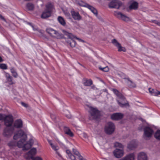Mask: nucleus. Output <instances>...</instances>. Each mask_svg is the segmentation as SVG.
<instances>
[{
    "instance_id": "nucleus-34",
    "label": "nucleus",
    "mask_w": 160,
    "mask_h": 160,
    "mask_svg": "<svg viewBox=\"0 0 160 160\" xmlns=\"http://www.w3.org/2000/svg\"><path fill=\"white\" fill-rule=\"evenodd\" d=\"M11 72L14 77L15 78L17 77L18 74L14 68H12L11 69Z\"/></svg>"
},
{
    "instance_id": "nucleus-5",
    "label": "nucleus",
    "mask_w": 160,
    "mask_h": 160,
    "mask_svg": "<svg viewBox=\"0 0 160 160\" xmlns=\"http://www.w3.org/2000/svg\"><path fill=\"white\" fill-rule=\"evenodd\" d=\"M46 31L51 36L54 38H59L61 37V34L52 28H47Z\"/></svg>"
},
{
    "instance_id": "nucleus-24",
    "label": "nucleus",
    "mask_w": 160,
    "mask_h": 160,
    "mask_svg": "<svg viewBox=\"0 0 160 160\" xmlns=\"http://www.w3.org/2000/svg\"><path fill=\"white\" fill-rule=\"evenodd\" d=\"M87 8L89 9L96 16H98L97 10L94 7L88 4Z\"/></svg>"
},
{
    "instance_id": "nucleus-7",
    "label": "nucleus",
    "mask_w": 160,
    "mask_h": 160,
    "mask_svg": "<svg viewBox=\"0 0 160 160\" xmlns=\"http://www.w3.org/2000/svg\"><path fill=\"white\" fill-rule=\"evenodd\" d=\"M115 129V127L114 124L111 122H109L105 127V131L107 134H111L114 132Z\"/></svg>"
},
{
    "instance_id": "nucleus-9",
    "label": "nucleus",
    "mask_w": 160,
    "mask_h": 160,
    "mask_svg": "<svg viewBox=\"0 0 160 160\" xmlns=\"http://www.w3.org/2000/svg\"><path fill=\"white\" fill-rule=\"evenodd\" d=\"M122 3L118 0H115L111 2L109 4V8L118 9L122 6Z\"/></svg>"
},
{
    "instance_id": "nucleus-51",
    "label": "nucleus",
    "mask_w": 160,
    "mask_h": 160,
    "mask_svg": "<svg viewBox=\"0 0 160 160\" xmlns=\"http://www.w3.org/2000/svg\"><path fill=\"white\" fill-rule=\"evenodd\" d=\"M91 88L94 90H95L96 89V87L94 86H92L91 87Z\"/></svg>"
},
{
    "instance_id": "nucleus-4",
    "label": "nucleus",
    "mask_w": 160,
    "mask_h": 160,
    "mask_svg": "<svg viewBox=\"0 0 160 160\" xmlns=\"http://www.w3.org/2000/svg\"><path fill=\"white\" fill-rule=\"evenodd\" d=\"M4 120L5 125L7 126H11L13 122L12 116L9 115L6 116L5 114H0V120Z\"/></svg>"
},
{
    "instance_id": "nucleus-45",
    "label": "nucleus",
    "mask_w": 160,
    "mask_h": 160,
    "mask_svg": "<svg viewBox=\"0 0 160 160\" xmlns=\"http://www.w3.org/2000/svg\"><path fill=\"white\" fill-rule=\"evenodd\" d=\"M152 22H153L154 23H155L158 26H160V22H158V21L155 20H152Z\"/></svg>"
},
{
    "instance_id": "nucleus-12",
    "label": "nucleus",
    "mask_w": 160,
    "mask_h": 160,
    "mask_svg": "<svg viewBox=\"0 0 160 160\" xmlns=\"http://www.w3.org/2000/svg\"><path fill=\"white\" fill-rule=\"evenodd\" d=\"M114 156L117 158H120L124 154V152L122 150L116 149L113 152Z\"/></svg>"
},
{
    "instance_id": "nucleus-56",
    "label": "nucleus",
    "mask_w": 160,
    "mask_h": 160,
    "mask_svg": "<svg viewBox=\"0 0 160 160\" xmlns=\"http://www.w3.org/2000/svg\"><path fill=\"white\" fill-rule=\"evenodd\" d=\"M67 14H68V15H69V13H67Z\"/></svg>"
},
{
    "instance_id": "nucleus-42",
    "label": "nucleus",
    "mask_w": 160,
    "mask_h": 160,
    "mask_svg": "<svg viewBox=\"0 0 160 160\" xmlns=\"http://www.w3.org/2000/svg\"><path fill=\"white\" fill-rule=\"evenodd\" d=\"M32 28L34 30H38L39 32L42 33V31L41 30H38V29L36 28H35L33 26H32Z\"/></svg>"
},
{
    "instance_id": "nucleus-47",
    "label": "nucleus",
    "mask_w": 160,
    "mask_h": 160,
    "mask_svg": "<svg viewBox=\"0 0 160 160\" xmlns=\"http://www.w3.org/2000/svg\"><path fill=\"white\" fill-rule=\"evenodd\" d=\"M51 118L54 121L55 120V119L56 118V117L55 115L54 114H51Z\"/></svg>"
},
{
    "instance_id": "nucleus-30",
    "label": "nucleus",
    "mask_w": 160,
    "mask_h": 160,
    "mask_svg": "<svg viewBox=\"0 0 160 160\" xmlns=\"http://www.w3.org/2000/svg\"><path fill=\"white\" fill-rule=\"evenodd\" d=\"M92 84V81L91 79L86 80L84 83L85 86H90Z\"/></svg>"
},
{
    "instance_id": "nucleus-46",
    "label": "nucleus",
    "mask_w": 160,
    "mask_h": 160,
    "mask_svg": "<svg viewBox=\"0 0 160 160\" xmlns=\"http://www.w3.org/2000/svg\"><path fill=\"white\" fill-rule=\"evenodd\" d=\"M82 137L83 138H84L85 139H87L88 138V136L85 133H82Z\"/></svg>"
},
{
    "instance_id": "nucleus-25",
    "label": "nucleus",
    "mask_w": 160,
    "mask_h": 160,
    "mask_svg": "<svg viewBox=\"0 0 160 160\" xmlns=\"http://www.w3.org/2000/svg\"><path fill=\"white\" fill-rule=\"evenodd\" d=\"M48 141L52 149L54 150L56 152H58L59 148V147L58 145L52 143L51 141Z\"/></svg>"
},
{
    "instance_id": "nucleus-15",
    "label": "nucleus",
    "mask_w": 160,
    "mask_h": 160,
    "mask_svg": "<svg viewBox=\"0 0 160 160\" xmlns=\"http://www.w3.org/2000/svg\"><path fill=\"white\" fill-rule=\"evenodd\" d=\"M123 116V114L120 113H115L111 116V118L113 120H118L122 119Z\"/></svg>"
},
{
    "instance_id": "nucleus-40",
    "label": "nucleus",
    "mask_w": 160,
    "mask_h": 160,
    "mask_svg": "<svg viewBox=\"0 0 160 160\" xmlns=\"http://www.w3.org/2000/svg\"><path fill=\"white\" fill-rule=\"evenodd\" d=\"M0 68L3 69H7V66L5 64H0Z\"/></svg>"
},
{
    "instance_id": "nucleus-33",
    "label": "nucleus",
    "mask_w": 160,
    "mask_h": 160,
    "mask_svg": "<svg viewBox=\"0 0 160 160\" xmlns=\"http://www.w3.org/2000/svg\"><path fill=\"white\" fill-rule=\"evenodd\" d=\"M27 7L28 10H32L33 9L34 7L32 3H28L27 5Z\"/></svg>"
},
{
    "instance_id": "nucleus-1",
    "label": "nucleus",
    "mask_w": 160,
    "mask_h": 160,
    "mask_svg": "<svg viewBox=\"0 0 160 160\" xmlns=\"http://www.w3.org/2000/svg\"><path fill=\"white\" fill-rule=\"evenodd\" d=\"M20 138V140L16 143L13 141L9 142L8 144L10 146H14L17 145L19 148H22L23 150H28L30 148L33 143V138L29 139L28 142L26 141L27 136L24 132L22 130L18 131L13 136V139L16 140Z\"/></svg>"
},
{
    "instance_id": "nucleus-38",
    "label": "nucleus",
    "mask_w": 160,
    "mask_h": 160,
    "mask_svg": "<svg viewBox=\"0 0 160 160\" xmlns=\"http://www.w3.org/2000/svg\"><path fill=\"white\" fill-rule=\"evenodd\" d=\"M56 153L57 154L56 157L58 158L59 160H63V158L61 156V155L60 154V153L58 152H56Z\"/></svg>"
},
{
    "instance_id": "nucleus-2",
    "label": "nucleus",
    "mask_w": 160,
    "mask_h": 160,
    "mask_svg": "<svg viewBox=\"0 0 160 160\" xmlns=\"http://www.w3.org/2000/svg\"><path fill=\"white\" fill-rule=\"evenodd\" d=\"M114 93L117 96L118 98L121 99V101L117 100V101L119 105L121 107H123L126 106H128V103L125 102V99L124 96L118 90L113 89L112 90Z\"/></svg>"
},
{
    "instance_id": "nucleus-53",
    "label": "nucleus",
    "mask_w": 160,
    "mask_h": 160,
    "mask_svg": "<svg viewBox=\"0 0 160 160\" xmlns=\"http://www.w3.org/2000/svg\"><path fill=\"white\" fill-rule=\"evenodd\" d=\"M2 61V60L1 58V56H0V62H1Z\"/></svg>"
},
{
    "instance_id": "nucleus-26",
    "label": "nucleus",
    "mask_w": 160,
    "mask_h": 160,
    "mask_svg": "<svg viewBox=\"0 0 160 160\" xmlns=\"http://www.w3.org/2000/svg\"><path fill=\"white\" fill-rule=\"evenodd\" d=\"M138 7V3L136 2H134L130 5L129 8L130 9H134L136 10L137 9Z\"/></svg>"
},
{
    "instance_id": "nucleus-49",
    "label": "nucleus",
    "mask_w": 160,
    "mask_h": 160,
    "mask_svg": "<svg viewBox=\"0 0 160 160\" xmlns=\"http://www.w3.org/2000/svg\"><path fill=\"white\" fill-rule=\"evenodd\" d=\"M76 38L80 42H84L83 40H82L81 39L79 38H77L76 37V38Z\"/></svg>"
},
{
    "instance_id": "nucleus-48",
    "label": "nucleus",
    "mask_w": 160,
    "mask_h": 160,
    "mask_svg": "<svg viewBox=\"0 0 160 160\" xmlns=\"http://www.w3.org/2000/svg\"><path fill=\"white\" fill-rule=\"evenodd\" d=\"M21 104L22 106L25 107H27L28 106L27 105L23 102H21Z\"/></svg>"
},
{
    "instance_id": "nucleus-31",
    "label": "nucleus",
    "mask_w": 160,
    "mask_h": 160,
    "mask_svg": "<svg viewBox=\"0 0 160 160\" xmlns=\"http://www.w3.org/2000/svg\"><path fill=\"white\" fill-rule=\"evenodd\" d=\"M112 43L117 48L120 46V44L115 39L112 40Z\"/></svg>"
},
{
    "instance_id": "nucleus-54",
    "label": "nucleus",
    "mask_w": 160,
    "mask_h": 160,
    "mask_svg": "<svg viewBox=\"0 0 160 160\" xmlns=\"http://www.w3.org/2000/svg\"><path fill=\"white\" fill-rule=\"evenodd\" d=\"M28 24L29 25H30V26H31V27H32V26H33V25L31 23L29 22V23H28Z\"/></svg>"
},
{
    "instance_id": "nucleus-3",
    "label": "nucleus",
    "mask_w": 160,
    "mask_h": 160,
    "mask_svg": "<svg viewBox=\"0 0 160 160\" xmlns=\"http://www.w3.org/2000/svg\"><path fill=\"white\" fill-rule=\"evenodd\" d=\"M36 149L34 148H32L28 152L24 155V157L26 159L28 160L32 159V160H42V159L39 157H33V156L36 154Z\"/></svg>"
},
{
    "instance_id": "nucleus-41",
    "label": "nucleus",
    "mask_w": 160,
    "mask_h": 160,
    "mask_svg": "<svg viewBox=\"0 0 160 160\" xmlns=\"http://www.w3.org/2000/svg\"><path fill=\"white\" fill-rule=\"evenodd\" d=\"M66 153L68 155V156L69 157V158L70 159L72 158V156H74L72 154L70 151L69 150H66Z\"/></svg>"
},
{
    "instance_id": "nucleus-36",
    "label": "nucleus",
    "mask_w": 160,
    "mask_h": 160,
    "mask_svg": "<svg viewBox=\"0 0 160 160\" xmlns=\"http://www.w3.org/2000/svg\"><path fill=\"white\" fill-rule=\"evenodd\" d=\"M114 145L116 147H118L121 148H123V147L122 144L117 142L115 143Z\"/></svg>"
},
{
    "instance_id": "nucleus-35",
    "label": "nucleus",
    "mask_w": 160,
    "mask_h": 160,
    "mask_svg": "<svg viewBox=\"0 0 160 160\" xmlns=\"http://www.w3.org/2000/svg\"><path fill=\"white\" fill-rule=\"evenodd\" d=\"M67 42L69 43L70 45L72 47H74L75 46L76 42L73 40H72L71 41H67Z\"/></svg>"
},
{
    "instance_id": "nucleus-23",
    "label": "nucleus",
    "mask_w": 160,
    "mask_h": 160,
    "mask_svg": "<svg viewBox=\"0 0 160 160\" xmlns=\"http://www.w3.org/2000/svg\"><path fill=\"white\" fill-rule=\"evenodd\" d=\"M76 2L77 4L80 6L86 7V8L88 5V4L85 3L82 0H76Z\"/></svg>"
},
{
    "instance_id": "nucleus-55",
    "label": "nucleus",
    "mask_w": 160,
    "mask_h": 160,
    "mask_svg": "<svg viewBox=\"0 0 160 160\" xmlns=\"http://www.w3.org/2000/svg\"><path fill=\"white\" fill-rule=\"evenodd\" d=\"M66 116L68 118H70V116Z\"/></svg>"
},
{
    "instance_id": "nucleus-13",
    "label": "nucleus",
    "mask_w": 160,
    "mask_h": 160,
    "mask_svg": "<svg viewBox=\"0 0 160 160\" xmlns=\"http://www.w3.org/2000/svg\"><path fill=\"white\" fill-rule=\"evenodd\" d=\"M9 126L6 128L3 132V135L5 136L9 137L11 136L13 132V129L11 128Z\"/></svg>"
},
{
    "instance_id": "nucleus-19",
    "label": "nucleus",
    "mask_w": 160,
    "mask_h": 160,
    "mask_svg": "<svg viewBox=\"0 0 160 160\" xmlns=\"http://www.w3.org/2000/svg\"><path fill=\"white\" fill-rule=\"evenodd\" d=\"M22 122L21 119L16 120L14 123V126L17 128H20L22 127Z\"/></svg>"
},
{
    "instance_id": "nucleus-17",
    "label": "nucleus",
    "mask_w": 160,
    "mask_h": 160,
    "mask_svg": "<svg viewBox=\"0 0 160 160\" xmlns=\"http://www.w3.org/2000/svg\"><path fill=\"white\" fill-rule=\"evenodd\" d=\"M135 156L134 153H129L119 160H134Z\"/></svg>"
},
{
    "instance_id": "nucleus-29",
    "label": "nucleus",
    "mask_w": 160,
    "mask_h": 160,
    "mask_svg": "<svg viewBox=\"0 0 160 160\" xmlns=\"http://www.w3.org/2000/svg\"><path fill=\"white\" fill-rule=\"evenodd\" d=\"M72 151L74 154L77 156L78 159H81L82 156L80 155L79 152L77 150L73 148L72 149Z\"/></svg>"
},
{
    "instance_id": "nucleus-37",
    "label": "nucleus",
    "mask_w": 160,
    "mask_h": 160,
    "mask_svg": "<svg viewBox=\"0 0 160 160\" xmlns=\"http://www.w3.org/2000/svg\"><path fill=\"white\" fill-rule=\"evenodd\" d=\"M118 49V51L119 52L123 51V52H126V49L125 48L121 46V45H120V46L117 47Z\"/></svg>"
},
{
    "instance_id": "nucleus-16",
    "label": "nucleus",
    "mask_w": 160,
    "mask_h": 160,
    "mask_svg": "<svg viewBox=\"0 0 160 160\" xmlns=\"http://www.w3.org/2000/svg\"><path fill=\"white\" fill-rule=\"evenodd\" d=\"M137 142L135 140H133L128 144V148L130 150H132L137 147Z\"/></svg>"
},
{
    "instance_id": "nucleus-22",
    "label": "nucleus",
    "mask_w": 160,
    "mask_h": 160,
    "mask_svg": "<svg viewBox=\"0 0 160 160\" xmlns=\"http://www.w3.org/2000/svg\"><path fill=\"white\" fill-rule=\"evenodd\" d=\"M64 131L65 134L68 135L69 136L72 137L73 136V133L71 132L69 128L65 127L64 128Z\"/></svg>"
},
{
    "instance_id": "nucleus-21",
    "label": "nucleus",
    "mask_w": 160,
    "mask_h": 160,
    "mask_svg": "<svg viewBox=\"0 0 160 160\" xmlns=\"http://www.w3.org/2000/svg\"><path fill=\"white\" fill-rule=\"evenodd\" d=\"M127 80V82L130 88H134L136 87L135 83L130 80L129 78H124Z\"/></svg>"
},
{
    "instance_id": "nucleus-39",
    "label": "nucleus",
    "mask_w": 160,
    "mask_h": 160,
    "mask_svg": "<svg viewBox=\"0 0 160 160\" xmlns=\"http://www.w3.org/2000/svg\"><path fill=\"white\" fill-rule=\"evenodd\" d=\"M99 68L101 70L105 72H108L109 70V68L108 67H106L104 68H102L101 67H99Z\"/></svg>"
},
{
    "instance_id": "nucleus-11",
    "label": "nucleus",
    "mask_w": 160,
    "mask_h": 160,
    "mask_svg": "<svg viewBox=\"0 0 160 160\" xmlns=\"http://www.w3.org/2000/svg\"><path fill=\"white\" fill-rule=\"evenodd\" d=\"M144 135L146 138L150 137L153 133V131L150 127H145L144 130Z\"/></svg>"
},
{
    "instance_id": "nucleus-10",
    "label": "nucleus",
    "mask_w": 160,
    "mask_h": 160,
    "mask_svg": "<svg viewBox=\"0 0 160 160\" xmlns=\"http://www.w3.org/2000/svg\"><path fill=\"white\" fill-rule=\"evenodd\" d=\"M114 15L119 19H121L125 21H128L130 20V18L122 14V13L116 11L114 12Z\"/></svg>"
},
{
    "instance_id": "nucleus-32",
    "label": "nucleus",
    "mask_w": 160,
    "mask_h": 160,
    "mask_svg": "<svg viewBox=\"0 0 160 160\" xmlns=\"http://www.w3.org/2000/svg\"><path fill=\"white\" fill-rule=\"evenodd\" d=\"M154 137L157 139L160 140V130L157 131L155 134Z\"/></svg>"
},
{
    "instance_id": "nucleus-50",
    "label": "nucleus",
    "mask_w": 160,
    "mask_h": 160,
    "mask_svg": "<svg viewBox=\"0 0 160 160\" xmlns=\"http://www.w3.org/2000/svg\"><path fill=\"white\" fill-rule=\"evenodd\" d=\"M0 18H1V19L5 21V19L4 18L1 14H0Z\"/></svg>"
},
{
    "instance_id": "nucleus-8",
    "label": "nucleus",
    "mask_w": 160,
    "mask_h": 160,
    "mask_svg": "<svg viewBox=\"0 0 160 160\" xmlns=\"http://www.w3.org/2000/svg\"><path fill=\"white\" fill-rule=\"evenodd\" d=\"M51 4H49L46 6L47 9L43 11L41 16L42 18H45L50 17L51 15Z\"/></svg>"
},
{
    "instance_id": "nucleus-27",
    "label": "nucleus",
    "mask_w": 160,
    "mask_h": 160,
    "mask_svg": "<svg viewBox=\"0 0 160 160\" xmlns=\"http://www.w3.org/2000/svg\"><path fill=\"white\" fill-rule=\"evenodd\" d=\"M63 32L67 36H68L69 38L72 40L73 39L75 38L76 36L73 35L72 33H69L65 30H63Z\"/></svg>"
},
{
    "instance_id": "nucleus-52",
    "label": "nucleus",
    "mask_w": 160,
    "mask_h": 160,
    "mask_svg": "<svg viewBox=\"0 0 160 160\" xmlns=\"http://www.w3.org/2000/svg\"><path fill=\"white\" fill-rule=\"evenodd\" d=\"M80 160H85V159H84L82 157V158L81 159H79Z\"/></svg>"
},
{
    "instance_id": "nucleus-28",
    "label": "nucleus",
    "mask_w": 160,
    "mask_h": 160,
    "mask_svg": "<svg viewBox=\"0 0 160 160\" xmlns=\"http://www.w3.org/2000/svg\"><path fill=\"white\" fill-rule=\"evenodd\" d=\"M58 21L59 22L62 26H64L66 25V22L64 18L61 16L58 17Z\"/></svg>"
},
{
    "instance_id": "nucleus-6",
    "label": "nucleus",
    "mask_w": 160,
    "mask_h": 160,
    "mask_svg": "<svg viewBox=\"0 0 160 160\" xmlns=\"http://www.w3.org/2000/svg\"><path fill=\"white\" fill-rule=\"evenodd\" d=\"M89 112L90 113L89 118L90 119H95L97 118L99 114V111L96 108L92 107L89 108Z\"/></svg>"
},
{
    "instance_id": "nucleus-43",
    "label": "nucleus",
    "mask_w": 160,
    "mask_h": 160,
    "mask_svg": "<svg viewBox=\"0 0 160 160\" xmlns=\"http://www.w3.org/2000/svg\"><path fill=\"white\" fill-rule=\"evenodd\" d=\"M7 82L10 85H12L13 84V82L12 81V77L9 78L8 79H7Z\"/></svg>"
},
{
    "instance_id": "nucleus-14",
    "label": "nucleus",
    "mask_w": 160,
    "mask_h": 160,
    "mask_svg": "<svg viewBox=\"0 0 160 160\" xmlns=\"http://www.w3.org/2000/svg\"><path fill=\"white\" fill-rule=\"evenodd\" d=\"M71 13L72 17L75 20L79 21L82 19V17L78 12L72 10Z\"/></svg>"
},
{
    "instance_id": "nucleus-18",
    "label": "nucleus",
    "mask_w": 160,
    "mask_h": 160,
    "mask_svg": "<svg viewBox=\"0 0 160 160\" xmlns=\"http://www.w3.org/2000/svg\"><path fill=\"white\" fill-rule=\"evenodd\" d=\"M138 160H148V157L146 153L143 152H140L138 155Z\"/></svg>"
},
{
    "instance_id": "nucleus-20",
    "label": "nucleus",
    "mask_w": 160,
    "mask_h": 160,
    "mask_svg": "<svg viewBox=\"0 0 160 160\" xmlns=\"http://www.w3.org/2000/svg\"><path fill=\"white\" fill-rule=\"evenodd\" d=\"M149 91L151 94L153 96H156L160 95V92L157 90L149 88Z\"/></svg>"
},
{
    "instance_id": "nucleus-44",
    "label": "nucleus",
    "mask_w": 160,
    "mask_h": 160,
    "mask_svg": "<svg viewBox=\"0 0 160 160\" xmlns=\"http://www.w3.org/2000/svg\"><path fill=\"white\" fill-rule=\"evenodd\" d=\"M5 77L7 79H8L9 78L11 77V76L8 73L5 72Z\"/></svg>"
}]
</instances>
